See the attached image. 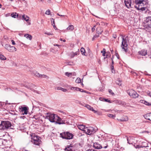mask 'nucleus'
Returning a JSON list of instances; mask_svg holds the SVG:
<instances>
[{"label": "nucleus", "instance_id": "61", "mask_svg": "<svg viewBox=\"0 0 151 151\" xmlns=\"http://www.w3.org/2000/svg\"><path fill=\"white\" fill-rule=\"evenodd\" d=\"M31 86H32L33 87H35V86L34 85H33L32 84H31Z\"/></svg>", "mask_w": 151, "mask_h": 151}, {"label": "nucleus", "instance_id": "50", "mask_svg": "<svg viewBox=\"0 0 151 151\" xmlns=\"http://www.w3.org/2000/svg\"><path fill=\"white\" fill-rule=\"evenodd\" d=\"M104 101L110 103V101L107 99H104Z\"/></svg>", "mask_w": 151, "mask_h": 151}, {"label": "nucleus", "instance_id": "53", "mask_svg": "<svg viewBox=\"0 0 151 151\" xmlns=\"http://www.w3.org/2000/svg\"><path fill=\"white\" fill-rule=\"evenodd\" d=\"M53 45L54 46H58L59 48H60V47L61 46L60 45L57 44H54Z\"/></svg>", "mask_w": 151, "mask_h": 151}, {"label": "nucleus", "instance_id": "63", "mask_svg": "<svg viewBox=\"0 0 151 151\" xmlns=\"http://www.w3.org/2000/svg\"><path fill=\"white\" fill-rule=\"evenodd\" d=\"M111 60H112V64H114V61H113V59H111Z\"/></svg>", "mask_w": 151, "mask_h": 151}, {"label": "nucleus", "instance_id": "38", "mask_svg": "<svg viewBox=\"0 0 151 151\" xmlns=\"http://www.w3.org/2000/svg\"><path fill=\"white\" fill-rule=\"evenodd\" d=\"M47 77V78H48V77L46 75H41L40 74V78H46Z\"/></svg>", "mask_w": 151, "mask_h": 151}, {"label": "nucleus", "instance_id": "43", "mask_svg": "<svg viewBox=\"0 0 151 151\" xmlns=\"http://www.w3.org/2000/svg\"><path fill=\"white\" fill-rule=\"evenodd\" d=\"M104 87L102 86L101 87H100L99 88V90L100 91H102L104 90Z\"/></svg>", "mask_w": 151, "mask_h": 151}, {"label": "nucleus", "instance_id": "44", "mask_svg": "<svg viewBox=\"0 0 151 151\" xmlns=\"http://www.w3.org/2000/svg\"><path fill=\"white\" fill-rule=\"evenodd\" d=\"M79 89H78V91H79L81 92H85V93H86V91L83 90V89H81V88H79Z\"/></svg>", "mask_w": 151, "mask_h": 151}, {"label": "nucleus", "instance_id": "42", "mask_svg": "<svg viewBox=\"0 0 151 151\" xmlns=\"http://www.w3.org/2000/svg\"><path fill=\"white\" fill-rule=\"evenodd\" d=\"M51 22L52 25H53L55 24V21H54V19H53V18H51Z\"/></svg>", "mask_w": 151, "mask_h": 151}, {"label": "nucleus", "instance_id": "27", "mask_svg": "<svg viewBox=\"0 0 151 151\" xmlns=\"http://www.w3.org/2000/svg\"><path fill=\"white\" fill-rule=\"evenodd\" d=\"M85 107L90 111H91L93 110V108L89 105L86 104L85 106Z\"/></svg>", "mask_w": 151, "mask_h": 151}, {"label": "nucleus", "instance_id": "8", "mask_svg": "<svg viewBox=\"0 0 151 151\" xmlns=\"http://www.w3.org/2000/svg\"><path fill=\"white\" fill-rule=\"evenodd\" d=\"M5 48L9 52H12L16 51V49L14 46H11L8 44H6L5 45Z\"/></svg>", "mask_w": 151, "mask_h": 151}, {"label": "nucleus", "instance_id": "12", "mask_svg": "<svg viewBox=\"0 0 151 151\" xmlns=\"http://www.w3.org/2000/svg\"><path fill=\"white\" fill-rule=\"evenodd\" d=\"M139 54L142 56H145L147 54V51L143 49L138 52Z\"/></svg>", "mask_w": 151, "mask_h": 151}, {"label": "nucleus", "instance_id": "52", "mask_svg": "<svg viewBox=\"0 0 151 151\" xmlns=\"http://www.w3.org/2000/svg\"><path fill=\"white\" fill-rule=\"evenodd\" d=\"M95 27H96V26L95 25L92 28V32H93V31H94Z\"/></svg>", "mask_w": 151, "mask_h": 151}, {"label": "nucleus", "instance_id": "33", "mask_svg": "<svg viewBox=\"0 0 151 151\" xmlns=\"http://www.w3.org/2000/svg\"><path fill=\"white\" fill-rule=\"evenodd\" d=\"M116 84L119 86H121L122 85L121 81L119 79L116 80Z\"/></svg>", "mask_w": 151, "mask_h": 151}, {"label": "nucleus", "instance_id": "28", "mask_svg": "<svg viewBox=\"0 0 151 151\" xmlns=\"http://www.w3.org/2000/svg\"><path fill=\"white\" fill-rule=\"evenodd\" d=\"M147 9V7H141L139 8V9H137L138 10L140 11H143L146 10Z\"/></svg>", "mask_w": 151, "mask_h": 151}, {"label": "nucleus", "instance_id": "25", "mask_svg": "<svg viewBox=\"0 0 151 151\" xmlns=\"http://www.w3.org/2000/svg\"><path fill=\"white\" fill-rule=\"evenodd\" d=\"M72 146H68L67 147H66L65 149V150L67 151H74L72 150Z\"/></svg>", "mask_w": 151, "mask_h": 151}, {"label": "nucleus", "instance_id": "5", "mask_svg": "<svg viewBox=\"0 0 151 151\" xmlns=\"http://www.w3.org/2000/svg\"><path fill=\"white\" fill-rule=\"evenodd\" d=\"M122 37V41L121 46L122 49H123L125 52H127V47L128 45L127 41L126 38H124L123 36Z\"/></svg>", "mask_w": 151, "mask_h": 151}, {"label": "nucleus", "instance_id": "20", "mask_svg": "<svg viewBox=\"0 0 151 151\" xmlns=\"http://www.w3.org/2000/svg\"><path fill=\"white\" fill-rule=\"evenodd\" d=\"M29 17L27 15L24 14L22 16V19L25 20L26 22H28L29 20Z\"/></svg>", "mask_w": 151, "mask_h": 151}, {"label": "nucleus", "instance_id": "36", "mask_svg": "<svg viewBox=\"0 0 151 151\" xmlns=\"http://www.w3.org/2000/svg\"><path fill=\"white\" fill-rule=\"evenodd\" d=\"M70 89L72 90L78 91L79 89V88L77 87H72Z\"/></svg>", "mask_w": 151, "mask_h": 151}, {"label": "nucleus", "instance_id": "60", "mask_svg": "<svg viewBox=\"0 0 151 151\" xmlns=\"http://www.w3.org/2000/svg\"><path fill=\"white\" fill-rule=\"evenodd\" d=\"M53 27H54V29H57V27H56V26L55 25V24L53 25Z\"/></svg>", "mask_w": 151, "mask_h": 151}, {"label": "nucleus", "instance_id": "39", "mask_svg": "<svg viewBox=\"0 0 151 151\" xmlns=\"http://www.w3.org/2000/svg\"><path fill=\"white\" fill-rule=\"evenodd\" d=\"M99 37V35L97 34L94 35L92 38V40H94L96 38L98 37Z\"/></svg>", "mask_w": 151, "mask_h": 151}, {"label": "nucleus", "instance_id": "32", "mask_svg": "<svg viewBox=\"0 0 151 151\" xmlns=\"http://www.w3.org/2000/svg\"><path fill=\"white\" fill-rule=\"evenodd\" d=\"M107 116L109 117H110V118H112V119H114V118L116 116L115 115H114L112 114H108Z\"/></svg>", "mask_w": 151, "mask_h": 151}, {"label": "nucleus", "instance_id": "48", "mask_svg": "<svg viewBox=\"0 0 151 151\" xmlns=\"http://www.w3.org/2000/svg\"><path fill=\"white\" fill-rule=\"evenodd\" d=\"M135 147L136 148H141L142 147H141V145H137Z\"/></svg>", "mask_w": 151, "mask_h": 151}, {"label": "nucleus", "instance_id": "26", "mask_svg": "<svg viewBox=\"0 0 151 151\" xmlns=\"http://www.w3.org/2000/svg\"><path fill=\"white\" fill-rule=\"evenodd\" d=\"M81 53L83 55L86 56L85 55V49L82 47L81 49Z\"/></svg>", "mask_w": 151, "mask_h": 151}, {"label": "nucleus", "instance_id": "30", "mask_svg": "<svg viewBox=\"0 0 151 151\" xmlns=\"http://www.w3.org/2000/svg\"><path fill=\"white\" fill-rule=\"evenodd\" d=\"M33 73L34 74V75L36 77L39 78L40 77V74H39L38 73H37V72L36 71H34L33 72Z\"/></svg>", "mask_w": 151, "mask_h": 151}, {"label": "nucleus", "instance_id": "54", "mask_svg": "<svg viewBox=\"0 0 151 151\" xmlns=\"http://www.w3.org/2000/svg\"><path fill=\"white\" fill-rule=\"evenodd\" d=\"M96 114L98 115H101V113L98 111H97V112Z\"/></svg>", "mask_w": 151, "mask_h": 151}, {"label": "nucleus", "instance_id": "59", "mask_svg": "<svg viewBox=\"0 0 151 151\" xmlns=\"http://www.w3.org/2000/svg\"><path fill=\"white\" fill-rule=\"evenodd\" d=\"M91 111H92L94 113H96L97 112V111H96V110H94L93 109V110H92Z\"/></svg>", "mask_w": 151, "mask_h": 151}, {"label": "nucleus", "instance_id": "55", "mask_svg": "<svg viewBox=\"0 0 151 151\" xmlns=\"http://www.w3.org/2000/svg\"><path fill=\"white\" fill-rule=\"evenodd\" d=\"M3 144V140L0 139V145H1Z\"/></svg>", "mask_w": 151, "mask_h": 151}, {"label": "nucleus", "instance_id": "13", "mask_svg": "<svg viewBox=\"0 0 151 151\" xmlns=\"http://www.w3.org/2000/svg\"><path fill=\"white\" fill-rule=\"evenodd\" d=\"M141 147H143L147 148L149 147L148 144L147 143V141H144L142 142L141 145Z\"/></svg>", "mask_w": 151, "mask_h": 151}, {"label": "nucleus", "instance_id": "17", "mask_svg": "<svg viewBox=\"0 0 151 151\" xmlns=\"http://www.w3.org/2000/svg\"><path fill=\"white\" fill-rule=\"evenodd\" d=\"M35 145L40 146V145L41 144V140L40 141L38 140H34V141H31Z\"/></svg>", "mask_w": 151, "mask_h": 151}, {"label": "nucleus", "instance_id": "64", "mask_svg": "<svg viewBox=\"0 0 151 151\" xmlns=\"http://www.w3.org/2000/svg\"><path fill=\"white\" fill-rule=\"evenodd\" d=\"M111 53L112 54L113 53V52H114V51L113 50H111Z\"/></svg>", "mask_w": 151, "mask_h": 151}, {"label": "nucleus", "instance_id": "1", "mask_svg": "<svg viewBox=\"0 0 151 151\" xmlns=\"http://www.w3.org/2000/svg\"><path fill=\"white\" fill-rule=\"evenodd\" d=\"M45 119H48L52 122H55L56 123L61 124H62L60 122L61 119L57 115L52 114L50 113H47Z\"/></svg>", "mask_w": 151, "mask_h": 151}, {"label": "nucleus", "instance_id": "7", "mask_svg": "<svg viewBox=\"0 0 151 151\" xmlns=\"http://www.w3.org/2000/svg\"><path fill=\"white\" fill-rule=\"evenodd\" d=\"M146 28L150 30L151 29V16L147 17L145 19Z\"/></svg>", "mask_w": 151, "mask_h": 151}, {"label": "nucleus", "instance_id": "3", "mask_svg": "<svg viewBox=\"0 0 151 151\" xmlns=\"http://www.w3.org/2000/svg\"><path fill=\"white\" fill-rule=\"evenodd\" d=\"M135 3L136 5L134 6L137 9L142 7L144 6L145 5H148L149 1L148 0H135Z\"/></svg>", "mask_w": 151, "mask_h": 151}, {"label": "nucleus", "instance_id": "45", "mask_svg": "<svg viewBox=\"0 0 151 151\" xmlns=\"http://www.w3.org/2000/svg\"><path fill=\"white\" fill-rule=\"evenodd\" d=\"M50 13V10L49 9L47 10L45 14L47 15H49Z\"/></svg>", "mask_w": 151, "mask_h": 151}, {"label": "nucleus", "instance_id": "37", "mask_svg": "<svg viewBox=\"0 0 151 151\" xmlns=\"http://www.w3.org/2000/svg\"><path fill=\"white\" fill-rule=\"evenodd\" d=\"M76 82L77 83H80L81 82V81L80 78H78L76 80Z\"/></svg>", "mask_w": 151, "mask_h": 151}, {"label": "nucleus", "instance_id": "19", "mask_svg": "<svg viewBox=\"0 0 151 151\" xmlns=\"http://www.w3.org/2000/svg\"><path fill=\"white\" fill-rule=\"evenodd\" d=\"M86 127L83 125H80L78 126V128L80 129L83 131L85 132V130Z\"/></svg>", "mask_w": 151, "mask_h": 151}, {"label": "nucleus", "instance_id": "10", "mask_svg": "<svg viewBox=\"0 0 151 151\" xmlns=\"http://www.w3.org/2000/svg\"><path fill=\"white\" fill-rule=\"evenodd\" d=\"M95 132L94 129L92 127H86L85 133L88 135H90Z\"/></svg>", "mask_w": 151, "mask_h": 151}, {"label": "nucleus", "instance_id": "4", "mask_svg": "<svg viewBox=\"0 0 151 151\" xmlns=\"http://www.w3.org/2000/svg\"><path fill=\"white\" fill-rule=\"evenodd\" d=\"M61 137L63 139H72L73 137V134L68 132H64L60 134Z\"/></svg>", "mask_w": 151, "mask_h": 151}, {"label": "nucleus", "instance_id": "18", "mask_svg": "<svg viewBox=\"0 0 151 151\" xmlns=\"http://www.w3.org/2000/svg\"><path fill=\"white\" fill-rule=\"evenodd\" d=\"M96 33L98 35L101 34L103 32V31L100 27H97L96 29Z\"/></svg>", "mask_w": 151, "mask_h": 151}, {"label": "nucleus", "instance_id": "51", "mask_svg": "<svg viewBox=\"0 0 151 151\" xmlns=\"http://www.w3.org/2000/svg\"><path fill=\"white\" fill-rule=\"evenodd\" d=\"M61 90H62V91H63V92H66L67 91V90L66 89L62 88V89H61Z\"/></svg>", "mask_w": 151, "mask_h": 151}, {"label": "nucleus", "instance_id": "62", "mask_svg": "<svg viewBox=\"0 0 151 151\" xmlns=\"http://www.w3.org/2000/svg\"><path fill=\"white\" fill-rule=\"evenodd\" d=\"M57 15L59 16H64V15H60L59 14H58V13L57 14Z\"/></svg>", "mask_w": 151, "mask_h": 151}, {"label": "nucleus", "instance_id": "58", "mask_svg": "<svg viewBox=\"0 0 151 151\" xmlns=\"http://www.w3.org/2000/svg\"><path fill=\"white\" fill-rule=\"evenodd\" d=\"M116 56L117 57V58L118 59H119V56L118 54L117 53H116Z\"/></svg>", "mask_w": 151, "mask_h": 151}, {"label": "nucleus", "instance_id": "31", "mask_svg": "<svg viewBox=\"0 0 151 151\" xmlns=\"http://www.w3.org/2000/svg\"><path fill=\"white\" fill-rule=\"evenodd\" d=\"M0 59L2 60H6V58L1 54H0Z\"/></svg>", "mask_w": 151, "mask_h": 151}, {"label": "nucleus", "instance_id": "9", "mask_svg": "<svg viewBox=\"0 0 151 151\" xmlns=\"http://www.w3.org/2000/svg\"><path fill=\"white\" fill-rule=\"evenodd\" d=\"M19 109L22 114H27L28 112V108L26 106H20Z\"/></svg>", "mask_w": 151, "mask_h": 151}, {"label": "nucleus", "instance_id": "14", "mask_svg": "<svg viewBox=\"0 0 151 151\" xmlns=\"http://www.w3.org/2000/svg\"><path fill=\"white\" fill-rule=\"evenodd\" d=\"M93 147L96 149H100L102 148L101 145L98 143H94Z\"/></svg>", "mask_w": 151, "mask_h": 151}, {"label": "nucleus", "instance_id": "21", "mask_svg": "<svg viewBox=\"0 0 151 151\" xmlns=\"http://www.w3.org/2000/svg\"><path fill=\"white\" fill-rule=\"evenodd\" d=\"M141 102L148 106H151V103L147 102L144 100H141Z\"/></svg>", "mask_w": 151, "mask_h": 151}, {"label": "nucleus", "instance_id": "16", "mask_svg": "<svg viewBox=\"0 0 151 151\" xmlns=\"http://www.w3.org/2000/svg\"><path fill=\"white\" fill-rule=\"evenodd\" d=\"M79 53V50H78V51L75 52H71L70 53V56L71 58H73L75 56L78 55Z\"/></svg>", "mask_w": 151, "mask_h": 151}, {"label": "nucleus", "instance_id": "23", "mask_svg": "<svg viewBox=\"0 0 151 151\" xmlns=\"http://www.w3.org/2000/svg\"><path fill=\"white\" fill-rule=\"evenodd\" d=\"M74 29V26L73 25H70L66 29L68 30H70V31H72Z\"/></svg>", "mask_w": 151, "mask_h": 151}, {"label": "nucleus", "instance_id": "41", "mask_svg": "<svg viewBox=\"0 0 151 151\" xmlns=\"http://www.w3.org/2000/svg\"><path fill=\"white\" fill-rule=\"evenodd\" d=\"M128 118L127 117H126V119H123V118H122V119H120L119 120L121 122H124V121H128Z\"/></svg>", "mask_w": 151, "mask_h": 151}, {"label": "nucleus", "instance_id": "56", "mask_svg": "<svg viewBox=\"0 0 151 151\" xmlns=\"http://www.w3.org/2000/svg\"><path fill=\"white\" fill-rule=\"evenodd\" d=\"M147 94L148 95L151 97V92H147Z\"/></svg>", "mask_w": 151, "mask_h": 151}, {"label": "nucleus", "instance_id": "57", "mask_svg": "<svg viewBox=\"0 0 151 151\" xmlns=\"http://www.w3.org/2000/svg\"><path fill=\"white\" fill-rule=\"evenodd\" d=\"M11 41L12 42V44L13 45H15L16 44L15 43V42L14 41V40H11Z\"/></svg>", "mask_w": 151, "mask_h": 151}, {"label": "nucleus", "instance_id": "2", "mask_svg": "<svg viewBox=\"0 0 151 151\" xmlns=\"http://www.w3.org/2000/svg\"><path fill=\"white\" fill-rule=\"evenodd\" d=\"M14 127L11 122L9 121H1L0 124V129L5 130L8 129H13Z\"/></svg>", "mask_w": 151, "mask_h": 151}, {"label": "nucleus", "instance_id": "24", "mask_svg": "<svg viewBox=\"0 0 151 151\" xmlns=\"http://www.w3.org/2000/svg\"><path fill=\"white\" fill-rule=\"evenodd\" d=\"M24 37L27 39H29V40H31L32 38V36L28 34H27L24 35Z\"/></svg>", "mask_w": 151, "mask_h": 151}, {"label": "nucleus", "instance_id": "35", "mask_svg": "<svg viewBox=\"0 0 151 151\" xmlns=\"http://www.w3.org/2000/svg\"><path fill=\"white\" fill-rule=\"evenodd\" d=\"M101 53H102V55L103 56H105V54L106 53L105 49V48H104L103 50L101 51Z\"/></svg>", "mask_w": 151, "mask_h": 151}, {"label": "nucleus", "instance_id": "49", "mask_svg": "<svg viewBox=\"0 0 151 151\" xmlns=\"http://www.w3.org/2000/svg\"><path fill=\"white\" fill-rule=\"evenodd\" d=\"M45 34H47L48 35H52L53 34L52 33H51L50 32H45Z\"/></svg>", "mask_w": 151, "mask_h": 151}, {"label": "nucleus", "instance_id": "47", "mask_svg": "<svg viewBox=\"0 0 151 151\" xmlns=\"http://www.w3.org/2000/svg\"><path fill=\"white\" fill-rule=\"evenodd\" d=\"M62 87H56L55 88V89L56 90H61V89H62Z\"/></svg>", "mask_w": 151, "mask_h": 151}, {"label": "nucleus", "instance_id": "34", "mask_svg": "<svg viewBox=\"0 0 151 151\" xmlns=\"http://www.w3.org/2000/svg\"><path fill=\"white\" fill-rule=\"evenodd\" d=\"M118 101V103L119 104L122 105H125V103L123 101Z\"/></svg>", "mask_w": 151, "mask_h": 151}, {"label": "nucleus", "instance_id": "29", "mask_svg": "<svg viewBox=\"0 0 151 151\" xmlns=\"http://www.w3.org/2000/svg\"><path fill=\"white\" fill-rule=\"evenodd\" d=\"M11 16L12 17H13L14 18H16V17H17L18 15L17 14V13L14 12L12 13L11 14Z\"/></svg>", "mask_w": 151, "mask_h": 151}, {"label": "nucleus", "instance_id": "15", "mask_svg": "<svg viewBox=\"0 0 151 151\" xmlns=\"http://www.w3.org/2000/svg\"><path fill=\"white\" fill-rule=\"evenodd\" d=\"M144 116L146 119L151 121V113L144 115Z\"/></svg>", "mask_w": 151, "mask_h": 151}, {"label": "nucleus", "instance_id": "46", "mask_svg": "<svg viewBox=\"0 0 151 151\" xmlns=\"http://www.w3.org/2000/svg\"><path fill=\"white\" fill-rule=\"evenodd\" d=\"M109 93L111 94L112 95H114V93L112 92V91L111 89H109Z\"/></svg>", "mask_w": 151, "mask_h": 151}, {"label": "nucleus", "instance_id": "6", "mask_svg": "<svg viewBox=\"0 0 151 151\" xmlns=\"http://www.w3.org/2000/svg\"><path fill=\"white\" fill-rule=\"evenodd\" d=\"M127 93L131 97L133 98H137L139 96L137 92L132 89L128 90Z\"/></svg>", "mask_w": 151, "mask_h": 151}, {"label": "nucleus", "instance_id": "11", "mask_svg": "<svg viewBox=\"0 0 151 151\" xmlns=\"http://www.w3.org/2000/svg\"><path fill=\"white\" fill-rule=\"evenodd\" d=\"M124 3L125 6L128 8H133V7L132 6L131 0H125Z\"/></svg>", "mask_w": 151, "mask_h": 151}, {"label": "nucleus", "instance_id": "40", "mask_svg": "<svg viewBox=\"0 0 151 151\" xmlns=\"http://www.w3.org/2000/svg\"><path fill=\"white\" fill-rule=\"evenodd\" d=\"M65 75L68 77H69L71 76L72 74V73H69L68 72L65 73Z\"/></svg>", "mask_w": 151, "mask_h": 151}, {"label": "nucleus", "instance_id": "22", "mask_svg": "<svg viewBox=\"0 0 151 151\" xmlns=\"http://www.w3.org/2000/svg\"><path fill=\"white\" fill-rule=\"evenodd\" d=\"M40 137L37 136H35L33 137L32 138V141H34V140H38L40 141Z\"/></svg>", "mask_w": 151, "mask_h": 151}]
</instances>
